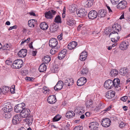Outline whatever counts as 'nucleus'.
<instances>
[{
	"mask_svg": "<svg viewBox=\"0 0 130 130\" xmlns=\"http://www.w3.org/2000/svg\"><path fill=\"white\" fill-rule=\"evenodd\" d=\"M97 15L98 13L95 11L91 10L88 13V17L89 19L93 20L97 17Z\"/></svg>",
	"mask_w": 130,
	"mask_h": 130,
	"instance_id": "9d476101",
	"label": "nucleus"
},
{
	"mask_svg": "<svg viewBox=\"0 0 130 130\" xmlns=\"http://www.w3.org/2000/svg\"><path fill=\"white\" fill-rule=\"evenodd\" d=\"M93 0H87L85 3V6L86 8L90 7L93 4Z\"/></svg>",
	"mask_w": 130,
	"mask_h": 130,
	"instance_id": "a878e982",
	"label": "nucleus"
},
{
	"mask_svg": "<svg viewBox=\"0 0 130 130\" xmlns=\"http://www.w3.org/2000/svg\"><path fill=\"white\" fill-rule=\"evenodd\" d=\"M33 119L31 116H29L27 118H26L25 119V121L29 125H31Z\"/></svg>",
	"mask_w": 130,
	"mask_h": 130,
	"instance_id": "c9c22d12",
	"label": "nucleus"
},
{
	"mask_svg": "<svg viewBox=\"0 0 130 130\" xmlns=\"http://www.w3.org/2000/svg\"><path fill=\"white\" fill-rule=\"evenodd\" d=\"M63 34H61L60 35H58L57 37L58 39L59 40H61L62 39V36Z\"/></svg>",
	"mask_w": 130,
	"mask_h": 130,
	"instance_id": "e2e57ef3",
	"label": "nucleus"
},
{
	"mask_svg": "<svg viewBox=\"0 0 130 130\" xmlns=\"http://www.w3.org/2000/svg\"><path fill=\"white\" fill-rule=\"evenodd\" d=\"M115 93L114 91L112 90L107 91L106 93V97L108 99H110L113 98L115 96Z\"/></svg>",
	"mask_w": 130,
	"mask_h": 130,
	"instance_id": "aec40b11",
	"label": "nucleus"
},
{
	"mask_svg": "<svg viewBox=\"0 0 130 130\" xmlns=\"http://www.w3.org/2000/svg\"><path fill=\"white\" fill-rule=\"evenodd\" d=\"M74 83V81L73 78H69L66 79L64 81V84L67 86H71Z\"/></svg>",
	"mask_w": 130,
	"mask_h": 130,
	"instance_id": "dca6fc26",
	"label": "nucleus"
},
{
	"mask_svg": "<svg viewBox=\"0 0 130 130\" xmlns=\"http://www.w3.org/2000/svg\"><path fill=\"white\" fill-rule=\"evenodd\" d=\"M32 42H31L29 44V47L30 48H33V47L32 45Z\"/></svg>",
	"mask_w": 130,
	"mask_h": 130,
	"instance_id": "0e129e2a",
	"label": "nucleus"
},
{
	"mask_svg": "<svg viewBox=\"0 0 130 130\" xmlns=\"http://www.w3.org/2000/svg\"><path fill=\"white\" fill-rule=\"evenodd\" d=\"M27 51L25 49H22L20 50L18 53V55L19 57H24L26 54Z\"/></svg>",
	"mask_w": 130,
	"mask_h": 130,
	"instance_id": "4be33fe9",
	"label": "nucleus"
},
{
	"mask_svg": "<svg viewBox=\"0 0 130 130\" xmlns=\"http://www.w3.org/2000/svg\"><path fill=\"white\" fill-rule=\"evenodd\" d=\"M67 24L68 25L71 26L74 24L75 21L71 17H68L67 18Z\"/></svg>",
	"mask_w": 130,
	"mask_h": 130,
	"instance_id": "393cba45",
	"label": "nucleus"
},
{
	"mask_svg": "<svg viewBox=\"0 0 130 130\" xmlns=\"http://www.w3.org/2000/svg\"><path fill=\"white\" fill-rule=\"evenodd\" d=\"M12 122L13 124H16L19 123L20 121H19V120H17L13 119Z\"/></svg>",
	"mask_w": 130,
	"mask_h": 130,
	"instance_id": "de8ad7c7",
	"label": "nucleus"
},
{
	"mask_svg": "<svg viewBox=\"0 0 130 130\" xmlns=\"http://www.w3.org/2000/svg\"><path fill=\"white\" fill-rule=\"evenodd\" d=\"M87 56L85 55H80V59L81 61H84L86 59Z\"/></svg>",
	"mask_w": 130,
	"mask_h": 130,
	"instance_id": "37998d69",
	"label": "nucleus"
},
{
	"mask_svg": "<svg viewBox=\"0 0 130 130\" xmlns=\"http://www.w3.org/2000/svg\"><path fill=\"white\" fill-rule=\"evenodd\" d=\"M120 80L118 78H115L112 81L113 87L117 91H119L121 90V87L120 85Z\"/></svg>",
	"mask_w": 130,
	"mask_h": 130,
	"instance_id": "20e7f679",
	"label": "nucleus"
},
{
	"mask_svg": "<svg viewBox=\"0 0 130 130\" xmlns=\"http://www.w3.org/2000/svg\"><path fill=\"white\" fill-rule=\"evenodd\" d=\"M76 13L78 16L81 18L85 17L87 14L86 12H84L82 9L77 10Z\"/></svg>",
	"mask_w": 130,
	"mask_h": 130,
	"instance_id": "412c9836",
	"label": "nucleus"
},
{
	"mask_svg": "<svg viewBox=\"0 0 130 130\" xmlns=\"http://www.w3.org/2000/svg\"><path fill=\"white\" fill-rule=\"evenodd\" d=\"M25 104L24 103L19 104L16 105L14 108V111L17 113H21L24 109L25 108Z\"/></svg>",
	"mask_w": 130,
	"mask_h": 130,
	"instance_id": "39448f33",
	"label": "nucleus"
},
{
	"mask_svg": "<svg viewBox=\"0 0 130 130\" xmlns=\"http://www.w3.org/2000/svg\"><path fill=\"white\" fill-rule=\"evenodd\" d=\"M99 126L98 123L96 122H93L89 124V127L91 130H96L98 129Z\"/></svg>",
	"mask_w": 130,
	"mask_h": 130,
	"instance_id": "9b49d317",
	"label": "nucleus"
},
{
	"mask_svg": "<svg viewBox=\"0 0 130 130\" xmlns=\"http://www.w3.org/2000/svg\"><path fill=\"white\" fill-rule=\"evenodd\" d=\"M48 102L51 104H53L55 103L57 100L55 96L52 95L49 96L47 99Z\"/></svg>",
	"mask_w": 130,
	"mask_h": 130,
	"instance_id": "ddd939ff",
	"label": "nucleus"
},
{
	"mask_svg": "<svg viewBox=\"0 0 130 130\" xmlns=\"http://www.w3.org/2000/svg\"><path fill=\"white\" fill-rule=\"evenodd\" d=\"M82 25H79L78 27L77 30L78 31H79L82 28Z\"/></svg>",
	"mask_w": 130,
	"mask_h": 130,
	"instance_id": "338daca9",
	"label": "nucleus"
},
{
	"mask_svg": "<svg viewBox=\"0 0 130 130\" xmlns=\"http://www.w3.org/2000/svg\"><path fill=\"white\" fill-rule=\"evenodd\" d=\"M118 74V71L116 69L111 70L110 73V76L112 77L117 76Z\"/></svg>",
	"mask_w": 130,
	"mask_h": 130,
	"instance_id": "f704fd0d",
	"label": "nucleus"
},
{
	"mask_svg": "<svg viewBox=\"0 0 130 130\" xmlns=\"http://www.w3.org/2000/svg\"><path fill=\"white\" fill-rule=\"evenodd\" d=\"M77 45V42L75 41H73L69 44L68 47L70 50H72Z\"/></svg>",
	"mask_w": 130,
	"mask_h": 130,
	"instance_id": "b1692460",
	"label": "nucleus"
},
{
	"mask_svg": "<svg viewBox=\"0 0 130 130\" xmlns=\"http://www.w3.org/2000/svg\"><path fill=\"white\" fill-rule=\"evenodd\" d=\"M36 21L34 19H31L28 22V25L30 27H33L35 26V23Z\"/></svg>",
	"mask_w": 130,
	"mask_h": 130,
	"instance_id": "72a5a7b5",
	"label": "nucleus"
},
{
	"mask_svg": "<svg viewBox=\"0 0 130 130\" xmlns=\"http://www.w3.org/2000/svg\"><path fill=\"white\" fill-rule=\"evenodd\" d=\"M43 88V92L45 94L49 90V89L45 86H44Z\"/></svg>",
	"mask_w": 130,
	"mask_h": 130,
	"instance_id": "49530a36",
	"label": "nucleus"
},
{
	"mask_svg": "<svg viewBox=\"0 0 130 130\" xmlns=\"http://www.w3.org/2000/svg\"><path fill=\"white\" fill-rule=\"evenodd\" d=\"M70 126V124L68 123L65 127V130H68L69 129V127Z\"/></svg>",
	"mask_w": 130,
	"mask_h": 130,
	"instance_id": "680f3d73",
	"label": "nucleus"
},
{
	"mask_svg": "<svg viewBox=\"0 0 130 130\" xmlns=\"http://www.w3.org/2000/svg\"><path fill=\"white\" fill-rule=\"evenodd\" d=\"M4 111L3 115L6 118H10L11 115L10 112L12 110V107L11 105L9 104L5 105V107L2 109Z\"/></svg>",
	"mask_w": 130,
	"mask_h": 130,
	"instance_id": "f03ea898",
	"label": "nucleus"
},
{
	"mask_svg": "<svg viewBox=\"0 0 130 130\" xmlns=\"http://www.w3.org/2000/svg\"><path fill=\"white\" fill-rule=\"evenodd\" d=\"M80 55H85L87 56V53L86 51H84L82 52L80 54Z\"/></svg>",
	"mask_w": 130,
	"mask_h": 130,
	"instance_id": "052dcab7",
	"label": "nucleus"
},
{
	"mask_svg": "<svg viewBox=\"0 0 130 130\" xmlns=\"http://www.w3.org/2000/svg\"><path fill=\"white\" fill-rule=\"evenodd\" d=\"M40 27L42 30H46L48 28V26L45 22H42L40 24Z\"/></svg>",
	"mask_w": 130,
	"mask_h": 130,
	"instance_id": "cd10ccee",
	"label": "nucleus"
},
{
	"mask_svg": "<svg viewBox=\"0 0 130 130\" xmlns=\"http://www.w3.org/2000/svg\"><path fill=\"white\" fill-rule=\"evenodd\" d=\"M54 21L57 23H61V21L60 16L59 15L56 16L55 19Z\"/></svg>",
	"mask_w": 130,
	"mask_h": 130,
	"instance_id": "4c0bfd02",
	"label": "nucleus"
},
{
	"mask_svg": "<svg viewBox=\"0 0 130 130\" xmlns=\"http://www.w3.org/2000/svg\"><path fill=\"white\" fill-rule=\"evenodd\" d=\"M84 112V111L83 109H82L80 110H79L77 112V113L80 115H81L82 113H83Z\"/></svg>",
	"mask_w": 130,
	"mask_h": 130,
	"instance_id": "4d7b16f0",
	"label": "nucleus"
},
{
	"mask_svg": "<svg viewBox=\"0 0 130 130\" xmlns=\"http://www.w3.org/2000/svg\"><path fill=\"white\" fill-rule=\"evenodd\" d=\"M42 59L45 63L47 64L51 61V58L49 56L46 55Z\"/></svg>",
	"mask_w": 130,
	"mask_h": 130,
	"instance_id": "473e14b6",
	"label": "nucleus"
},
{
	"mask_svg": "<svg viewBox=\"0 0 130 130\" xmlns=\"http://www.w3.org/2000/svg\"><path fill=\"white\" fill-rule=\"evenodd\" d=\"M12 62V61L10 60H7L6 61V63L8 65H11Z\"/></svg>",
	"mask_w": 130,
	"mask_h": 130,
	"instance_id": "5fc2aeb1",
	"label": "nucleus"
},
{
	"mask_svg": "<svg viewBox=\"0 0 130 130\" xmlns=\"http://www.w3.org/2000/svg\"><path fill=\"white\" fill-rule=\"evenodd\" d=\"M119 0H110L112 4H116L119 2Z\"/></svg>",
	"mask_w": 130,
	"mask_h": 130,
	"instance_id": "3c124183",
	"label": "nucleus"
},
{
	"mask_svg": "<svg viewBox=\"0 0 130 130\" xmlns=\"http://www.w3.org/2000/svg\"><path fill=\"white\" fill-rule=\"evenodd\" d=\"M86 82V78L84 77H80L77 80V85L79 86H82L85 84Z\"/></svg>",
	"mask_w": 130,
	"mask_h": 130,
	"instance_id": "4468645a",
	"label": "nucleus"
},
{
	"mask_svg": "<svg viewBox=\"0 0 130 130\" xmlns=\"http://www.w3.org/2000/svg\"><path fill=\"white\" fill-rule=\"evenodd\" d=\"M125 125L124 122L123 121H121V122L120 123L119 126L121 128H122L124 127Z\"/></svg>",
	"mask_w": 130,
	"mask_h": 130,
	"instance_id": "09e8293b",
	"label": "nucleus"
},
{
	"mask_svg": "<svg viewBox=\"0 0 130 130\" xmlns=\"http://www.w3.org/2000/svg\"><path fill=\"white\" fill-rule=\"evenodd\" d=\"M37 52L36 51H33L32 52V55L33 56H35L36 55Z\"/></svg>",
	"mask_w": 130,
	"mask_h": 130,
	"instance_id": "774afa93",
	"label": "nucleus"
},
{
	"mask_svg": "<svg viewBox=\"0 0 130 130\" xmlns=\"http://www.w3.org/2000/svg\"><path fill=\"white\" fill-rule=\"evenodd\" d=\"M58 26H55L53 28V31H56L58 29Z\"/></svg>",
	"mask_w": 130,
	"mask_h": 130,
	"instance_id": "13d9d810",
	"label": "nucleus"
},
{
	"mask_svg": "<svg viewBox=\"0 0 130 130\" xmlns=\"http://www.w3.org/2000/svg\"><path fill=\"white\" fill-rule=\"evenodd\" d=\"M121 27L119 24H117L113 25L111 29V30L113 31L110 33L109 35V37L111 36L112 38L111 41L113 42H116L117 41V39H118V33L121 31Z\"/></svg>",
	"mask_w": 130,
	"mask_h": 130,
	"instance_id": "f257e3e1",
	"label": "nucleus"
},
{
	"mask_svg": "<svg viewBox=\"0 0 130 130\" xmlns=\"http://www.w3.org/2000/svg\"><path fill=\"white\" fill-rule=\"evenodd\" d=\"M23 64V60L21 59L15 60L11 65L12 68L15 69H19L22 66Z\"/></svg>",
	"mask_w": 130,
	"mask_h": 130,
	"instance_id": "7ed1b4c3",
	"label": "nucleus"
},
{
	"mask_svg": "<svg viewBox=\"0 0 130 130\" xmlns=\"http://www.w3.org/2000/svg\"><path fill=\"white\" fill-rule=\"evenodd\" d=\"M61 117L60 115H57L53 118V122L57 121L60 119Z\"/></svg>",
	"mask_w": 130,
	"mask_h": 130,
	"instance_id": "e433bc0d",
	"label": "nucleus"
},
{
	"mask_svg": "<svg viewBox=\"0 0 130 130\" xmlns=\"http://www.w3.org/2000/svg\"><path fill=\"white\" fill-rule=\"evenodd\" d=\"M30 110L27 108L24 109L21 113H20V116L22 118H25L27 117L30 115Z\"/></svg>",
	"mask_w": 130,
	"mask_h": 130,
	"instance_id": "f8f14e48",
	"label": "nucleus"
},
{
	"mask_svg": "<svg viewBox=\"0 0 130 130\" xmlns=\"http://www.w3.org/2000/svg\"><path fill=\"white\" fill-rule=\"evenodd\" d=\"M56 13L55 11L52 10L51 11H49L48 12H46L45 14V17L48 19H51L53 17V15H55Z\"/></svg>",
	"mask_w": 130,
	"mask_h": 130,
	"instance_id": "2eb2a0df",
	"label": "nucleus"
},
{
	"mask_svg": "<svg viewBox=\"0 0 130 130\" xmlns=\"http://www.w3.org/2000/svg\"><path fill=\"white\" fill-rule=\"evenodd\" d=\"M57 44V41L56 39L55 38H52L49 40V44L50 47H55Z\"/></svg>",
	"mask_w": 130,
	"mask_h": 130,
	"instance_id": "f3484780",
	"label": "nucleus"
},
{
	"mask_svg": "<svg viewBox=\"0 0 130 130\" xmlns=\"http://www.w3.org/2000/svg\"><path fill=\"white\" fill-rule=\"evenodd\" d=\"M10 48V47L9 45L8 44H5L3 47L2 46L1 48H2L3 50L5 51V50H9Z\"/></svg>",
	"mask_w": 130,
	"mask_h": 130,
	"instance_id": "58836bf2",
	"label": "nucleus"
},
{
	"mask_svg": "<svg viewBox=\"0 0 130 130\" xmlns=\"http://www.w3.org/2000/svg\"><path fill=\"white\" fill-rule=\"evenodd\" d=\"M111 120L108 118L103 119L102 120L101 125L104 127H108L110 125Z\"/></svg>",
	"mask_w": 130,
	"mask_h": 130,
	"instance_id": "423d86ee",
	"label": "nucleus"
},
{
	"mask_svg": "<svg viewBox=\"0 0 130 130\" xmlns=\"http://www.w3.org/2000/svg\"><path fill=\"white\" fill-rule=\"evenodd\" d=\"M21 117L20 115H17L15 116L14 117H13V119H14L16 120H19V121H21V119L20 118V117Z\"/></svg>",
	"mask_w": 130,
	"mask_h": 130,
	"instance_id": "a19ab883",
	"label": "nucleus"
},
{
	"mask_svg": "<svg viewBox=\"0 0 130 130\" xmlns=\"http://www.w3.org/2000/svg\"><path fill=\"white\" fill-rule=\"evenodd\" d=\"M9 88L8 87L5 86L3 88V91L4 92H8L9 91Z\"/></svg>",
	"mask_w": 130,
	"mask_h": 130,
	"instance_id": "8fccbe9b",
	"label": "nucleus"
},
{
	"mask_svg": "<svg viewBox=\"0 0 130 130\" xmlns=\"http://www.w3.org/2000/svg\"><path fill=\"white\" fill-rule=\"evenodd\" d=\"M106 11L105 10L103 9H98V15L100 18L104 17L106 15Z\"/></svg>",
	"mask_w": 130,
	"mask_h": 130,
	"instance_id": "a211bd4d",
	"label": "nucleus"
},
{
	"mask_svg": "<svg viewBox=\"0 0 130 130\" xmlns=\"http://www.w3.org/2000/svg\"><path fill=\"white\" fill-rule=\"evenodd\" d=\"M46 66L43 63H42L40 66L39 68V71L40 72H43L46 71Z\"/></svg>",
	"mask_w": 130,
	"mask_h": 130,
	"instance_id": "7c9ffc66",
	"label": "nucleus"
},
{
	"mask_svg": "<svg viewBox=\"0 0 130 130\" xmlns=\"http://www.w3.org/2000/svg\"><path fill=\"white\" fill-rule=\"evenodd\" d=\"M58 68H57L56 66H55V68H53V69L52 70V72L56 73L58 72Z\"/></svg>",
	"mask_w": 130,
	"mask_h": 130,
	"instance_id": "a18cd8bd",
	"label": "nucleus"
},
{
	"mask_svg": "<svg viewBox=\"0 0 130 130\" xmlns=\"http://www.w3.org/2000/svg\"><path fill=\"white\" fill-rule=\"evenodd\" d=\"M66 9L65 7H64L62 15L63 18H64L65 17V13L66 12Z\"/></svg>",
	"mask_w": 130,
	"mask_h": 130,
	"instance_id": "bf43d9fd",
	"label": "nucleus"
},
{
	"mask_svg": "<svg viewBox=\"0 0 130 130\" xmlns=\"http://www.w3.org/2000/svg\"><path fill=\"white\" fill-rule=\"evenodd\" d=\"M67 50L64 49L58 54V58L60 60L62 59L66 55Z\"/></svg>",
	"mask_w": 130,
	"mask_h": 130,
	"instance_id": "5701e85b",
	"label": "nucleus"
},
{
	"mask_svg": "<svg viewBox=\"0 0 130 130\" xmlns=\"http://www.w3.org/2000/svg\"><path fill=\"white\" fill-rule=\"evenodd\" d=\"M126 2L123 1L120 2L117 5V8L120 10L125 9L126 7Z\"/></svg>",
	"mask_w": 130,
	"mask_h": 130,
	"instance_id": "6e6552de",
	"label": "nucleus"
},
{
	"mask_svg": "<svg viewBox=\"0 0 130 130\" xmlns=\"http://www.w3.org/2000/svg\"><path fill=\"white\" fill-rule=\"evenodd\" d=\"M128 45L126 41H123L119 45V48L122 50H125L128 48Z\"/></svg>",
	"mask_w": 130,
	"mask_h": 130,
	"instance_id": "6ab92c4d",
	"label": "nucleus"
},
{
	"mask_svg": "<svg viewBox=\"0 0 130 130\" xmlns=\"http://www.w3.org/2000/svg\"><path fill=\"white\" fill-rule=\"evenodd\" d=\"M74 8L75 7L74 6H73V7L72 6H71V7H70V9L71 10V11L72 12H73L75 11Z\"/></svg>",
	"mask_w": 130,
	"mask_h": 130,
	"instance_id": "69168bd1",
	"label": "nucleus"
},
{
	"mask_svg": "<svg viewBox=\"0 0 130 130\" xmlns=\"http://www.w3.org/2000/svg\"><path fill=\"white\" fill-rule=\"evenodd\" d=\"M128 70L126 68H123L120 70V73L122 75L124 76L127 73Z\"/></svg>",
	"mask_w": 130,
	"mask_h": 130,
	"instance_id": "c756f323",
	"label": "nucleus"
},
{
	"mask_svg": "<svg viewBox=\"0 0 130 130\" xmlns=\"http://www.w3.org/2000/svg\"><path fill=\"white\" fill-rule=\"evenodd\" d=\"M25 79L26 80H28L29 81H32L35 80V78L33 77H26L25 78Z\"/></svg>",
	"mask_w": 130,
	"mask_h": 130,
	"instance_id": "c03bdc74",
	"label": "nucleus"
},
{
	"mask_svg": "<svg viewBox=\"0 0 130 130\" xmlns=\"http://www.w3.org/2000/svg\"><path fill=\"white\" fill-rule=\"evenodd\" d=\"M112 81L111 79L106 80L104 84V87L107 89H110L112 88L113 87Z\"/></svg>",
	"mask_w": 130,
	"mask_h": 130,
	"instance_id": "0eeeda50",
	"label": "nucleus"
},
{
	"mask_svg": "<svg viewBox=\"0 0 130 130\" xmlns=\"http://www.w3.org/2000/svg\"><path fill=\"white\" fill-rule=\"evenodd\" d=\"M58 48L55 47H53V48L51 50L50 53L52 55H53L55 54L56 52L57 51Z\"/></svg>",
	"mask_w": 130,
	"mask_h": 130,
	"instance_id": "ea45409f",
	"label": "nucleus"
},
{
	"mask_svg": "<svg viewBox=\"0 0 130 130\" xmlns=\"http://www.w3.org/2000/svg\"><path fill=\"white\" fill-rule=\"evenodd\" d=\"M111 106H109V107H107L104 110L102 111V112L103 111H105V112H104H104H105L106 111H108L109 110L111 109Z\"/></svg>",
	"mask_w": 130,
	"mask_h": 130,
	"instance_id": "864d4df0",
	"label": "nucleus"
},
{
	"mask_svg": "<svg viewBox=\"0 0 130 130\" xmlns=\"http://www.w3.org/2000/svg\"><path fill=\"white\" fill-rule=\"evenodd\" d=\"M89 70L87 68H83L80 71L81 74L82 76H85L87 75L88 73Z\"/></svg>",
	"mask_w": 130,
	"mask_h": 130,
	"instance_id": "c85d7f7f",
	"label": "nucleus"
},
{
	"mask_svg": "<svg viewBox=\"0 0 130 130\" xmlns=\"http://www.w3.org/2000/svg\"><path fill=\"white\" fill-rule=\"evenodd\" d=\"M83 127L82 126H75L73 130H83Z\"/></svg>",
	"mask_w": 130,
	"mask_h": 130,
	"instance_id": "79ce46f5",
	"label": "nucleus"
},
{
	"mask_svg": "<svg viewBox=\"0 0 130 130\" xmlns=\"http://www.w3.org/2000/svg\"><path fill=\"white\" fill-rule=\"evenodd\" d=\"M75 115V113L73 111H68L66 113V116L68 118H71L74 117Z\"/></svg>",
	"mask_w": 130,
	"mask_h": 130,
	"instance_id": "bb28decb",
	"label": "nucleus"
},
{
	"mask_svg": "<svg viewBox=\"0 0 130 130\" xmlns=\"http://www.w3.org/2000/svg\"><path fill=\"white\" fill-rule=\"evenodd\" d=\"M127 98L128 97L127 96H125L121 98V100L125 102Z\"/></svg>",
	"mask_w": 130,
	"mask_h": 130,
	"instance_id": "603ef678",
	"label": "nucleus"
},
{
	"mask_svg": "<svg viewBox=\"0 0 130 130\" xmlns=\"http://www.w3.org/2000/svg\"><path fill=\"white\" fill-rule=\"evenodd\" d=\"M85 104L87 108H89L93 107V101L91 100L86 101L85 103Z\"/></svg>",
	"mask_w": 130,
	"mask_h": 130,
	"instance_id": "2f4dec72",
	"label": "nucleus"
},
{
	"mask_svg": "<svg viewBox=\"0 0 130 130\" xmlns=\"http://www.w3.org/2000/svg\"><path fill=\"white\" fill-rule=\"evenodd\" d=\"M63 85L64 83L61 80H59L54 87V89L56 91H59L62 88Z\"/></svg>",
	"mask_w": 130,
	"mask_h": 130,
	"instance_id": "1a4fd4ad",
	"label": "nucleus"
},
{
	"mask_svg": "<svg viewBox=\"0 0 130 130\" xmlns=\"http://www.w3.org/2000/svg\"><path fill=\"white\" fill-rule=\"evenodd\" d=\"M17 27V26L16 25L13 26H11L8 29L9 30H11L12 29H16Z\"/></svg>",
	"mask_w": 130,
	"mask_h": 130,
	"instance_id": "6e6d98bb",
	"label": "nucleus"
}]
</instances>
